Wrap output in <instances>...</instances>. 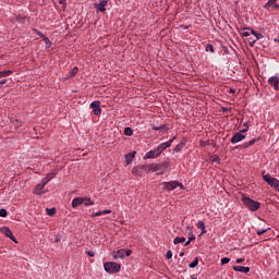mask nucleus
I'll return each instance as SVG.
<instances>
[{
  "label": "nucleus",
  "mask_w": 279,
  "mask_h": 279,
  "mask_svg": "<svg viewBox=\"0 0 279 279\" xmlns=\"http://www.w3.org/2000/svg\"><path fill=\"white\" fill-rule=\"evenodd\" d=\"M241 202L248 208V210H251L252 213H256V210H258V208H260V203H258L257 201H254L252 198H250L248 196H245L242 194V198Z\"/></svg>",
  "instance_id": "nucleus-1"
},
{
  "label": "nucleus",
  "mask_w": 279,
  "mask_h": 279,
  "mask_svg": "<svg viewBox=\"0 0 279 279\" xmlns=\"http://www.w3.org/2000/svg\"><path fill=\"white\" fill-rule=\"evenodd\" d=\"M104 268L107 274H119V271H121V265L114 262L105 263Z\"/></svg>",
  "instance_id": "nucleus-2"
},
{
  "label": "nucleus",
  "mask_w": 279,
  "mask_h": 279,
  "mask_svg": "<svg viewBox=\"0 0 279 279\" xmlns=\"http://www.w3.org/2000/svg\"><path fill=\"white\" fill-rule=\"evenodd\" d=\"M262 178H263L264 182H267V184L269 186H271V189H277L279 191V180L278 179L271 177V174H269V173L268 174L263 173Z\"/></svg>",
  "instance_id": "nucleus-3"
},
{
  "label": "nucleus",
  "mask_w": 279,
  "mask_h": 279,
  "mask_svg": "<svg viewBox=\"0 0 279 279\" xmlns=\"http://www.w3.org/2000/svg\"><path fill=\"white\" fill-rule=\"evenodd\" d=\"M162 186L165 191H175L178 186L181 189V191H184V185L180 183V181L163 182Z\"/></svg>",
  "instance_id": "nucleus-4"
},
{
  "label": "nucleus",
  "mask_w": 279,
  "mask_h": 279,
  "mask_svg": "<svg viewBox=\"0 0 279 279\" xmlns=\"http://www.w3.org/2000/svg\"><path fill=\"white\" fill-rule=\"evenodd\" d=\"M148 167L147 165H140V166H135L133 169H132V173L136 177H141L143 175V172H146L148 171Z\"/></svg>",
  "instance_id": "nucleus-5"
},
{
  "label": "nucleus",
  "mask_w": 279,
  "mask_h": 279,
  "mask_svg": "<svg viewBox=\"0 0 279 279\" xmlns=\"http://www.w3.org/2000/svg\"><path fill=\"white\" fill-rule=\"evenodd\" d=\"M89 108L93 110V113L96 117H99L101 114V102L99 100H95L89 105Z\"/></svg>",
  "instance_id": "nucleus-6"
},
{
  "label": "nucleus",
  "mask_w": 279,
  "mask_h": 279,
  "mask_svg": "<svg viewBox=\"0 0 279 279\" xmlns=\"http://www.w3.org/2000/svg\"><path fill=\"white\" fill-rule=\"evenodd\" d=\"M160 156V151L158 150V148H154L151 150H149L145 156H144V160H149V159H155L158 158Z\"/></svg>",
  "instance_id": "nucleus-7"
},
{
  "label": "nucleus",
  "mask_w": 279,
  "mask_h": 279,
  "mask_svg": "<svg viewBox=\"0 0 279 279\" xmlns=\"http://www.w3.org/2000/svg\"><path fill=\"white\" fill-rule=\"evenodd\" d=\"M241 141H245V135L243 133L238 132L231 137V143L235 145V143H241Z\"/></svg>",
  "instance_id": "nucleus-8"
},
{
  "label": "nucleus",
  "mask_w": 279,
  "mask_h": 279,
  "mask_svg": "<svg viewBox=\"0 0 279 279\" xmlns=\"http://www.w3.org/2000/svg\"><path fill=\"white\" fill-rule=\"evenodd\" d=\"M173 141H175V137L158 145L157 149H158L159 154H162V151H165V149H169V146L173 143Z\"/></svg>",
  "instance_id": "nucleus-9"
},
{
  "label": "nucleus",
  "mask_w": 279,
  "mask_h": 279,
  "mask_svg": "<svg viewBox=\"0 0 279 279\" xmlns=\"http://www.w3.org/2000/svg\"><path fill=\"white\" fill-rule=\"evenodd\" d=\"M268 84L272 86L275 90H279V77L278 76H270L268 78Z\"/></svg>",
  "instance_id": "nucleus-10"
},
{
  "label": "nucleus",
  "mask_w": 279,
  "mask_h": 279,
  "mask_svg": "<svg viewBox=\"0 0 279 279\" xmlns=\"http://www.w3.org/2000/svg\"><path fill=\"white\" fill-rule=\"evenodd\" d=\"M106 5H108V0H101L99 3L95 4L98 12H106Z\"/></svg>",
  "instance_id": "nucleus-11"
},
{
  "label": "nucleus",
  "mask_w": 279,
  "mask_h": 279,
  "mask_svg": "<svg viewBox=\"0 0 279 279\" xmlns=\"http://www.w3.org/2000/svg\"><path fill=\"white\" fill-rule=\"evenodd\" d=\"M3 234L8 238L11 239V241H14V243H16V238L14 236V234L12 233V230H10V228H3L2 229Z\"/></svg>",
  "instance_id": "nucleus-12"
},
{
  "label": "nucleus",
  "mask_w": 279,
  "mask_h": 279,
  "mask_svg": "<svg viewBox=\"0 0 279 279\" xmlns=\"http://www.w3.org/2000/svg\"><path fill=\"white\" fill-rule=\"evenodd\" d=\"M148 170H147V173L149 172H156V171H162V166H160L159 163H151V165H148Z\"/></svg>",
  "instance_id": "nucleus-13"
},
{
  "label": "nucleus",
  "mask_w": 279,
  "mask_h": 279,
  "mask_svg": "<svg viewBox=\"0 0 279 279\" xmlns=\"http://www.w3.org/2000/svg\"><path fill=\"white\" fill-rule=\"evenodd\" d=\"M258 141H260V137L253 138L250 142L244 143L241 146V149H247V147H252V145H256V143H258Z\"/></svg>",
  "instance_id": "nucleus-14"
},
{
  "label": "nucleus",
  "mask_w": 279,
  "mask_h": 279,
  "mask_svg": "<svg viewBox=\"0 0 279 279\" xmlns=\"http://www.w3.org/2000/svg\"><path fill=\"white\" fill-rule=\"evenodd\" d=\"M234 271H240L241 274H250V267L245 266H233Z\"/></svg>",
  "instance_id": "nucleus-15"
},
{
  "label": "nucleus",
  "mask_w": 279,
  "mask_h": 279,
  "mask_svg": "<svg viewBox=\"0 0 279 279\" xmlns=\"http://www.w3.org/2000/svg\"><path fill=\"white\" fill-rule=\"evenodd\" d=\"M83 197H75L72 199V208H77V206H82Z\"/></svg>",
  "instance_id": "nucleus-16"
},
{
  "label": "nucleus",
  "mask_w": 279,
  "mask_h": 279,
  "mask_svg": "<svg viewBox=\"0 0 279 279\" xmlns=\"http://www.w3.org/2000/svg\"><path fill=\"white\" fill-rule=\"evenodd\" d=\"M110 213H112V210L110 209H105V210H100V211H97V213H93L90 215V217H101V215H110Z\"/></svg>",
  "instance_id": "nucleus-17"
},
{
  "label": "nucleus",
  "mask_w": 279,
  "mask_h": 279,
  "mask_svg": "<svg viewBox=\"0 0 279 279\" xmlns=\"http://www.w3.org/2000/svg\"><path fill=\"white\" fill-rule=\"evenodd\" d=\"M44 189H45V184L38 183L34 190L35 195H41Z\"/></svg>",
  "instance_id": "nucleus-18"
},
{
  "label": "nucleus",
  "mask_w": 279,
  "mask_h": 279,
  "mask_svg": "<svg viewBox=\"0 0 279 279\" xmlns=\"http://www.w3.org/2000/svg\"><path fill=\"white\" fill-rule=\"evenodd\" d=\"M135 156H136V151L129 153L128 155H125L126 165H131Z\"/></svg>",
  "instance_id": "nucleus-19"
},
{
  "label": "nucleus",
  "mask_w": 279,
  "mask_h": 279,
  "mask_svg": "<svg viewBox=\"0 0 279 279\" xmlns=\"http://www.w3.org/2000/svg\"><path fill=\"white\" fill-rule=\"evenodd\" d=\"M83 204L84 206H95V202H93L88 196L83 197Z\"/></svg>",
  "instance_id": "nucleus-20"
},
{
  "label": "nucleus",
  "mask_w": 279,
  "mask_h": 279,
  "mask_svg": "<svg viewBox=\"0 0 279 279\" xmlns=\"http://www.w3.org/2000/svg\"><path fill=\"white\" fill-rule=\"evenodd\" d=\"M113 258H125V248L119 250L117 251V253L114 254Z\"/></svg>",
  "instance_id": "nucleus-21"
},
{
  "label": "nucleus",
  "mask_w": 279,
  "mask_h": 279,
  "mask_svg": "<svg viewBox=\"0 0 279 279\" xmlns=\"http://www.w3.org/2000/svg\"><path fill=\"white\" fill-rule=\"evenodd\" d=\"M153 130H155L156 132H167L169 128H167V124H163L161 126H154Z\"/></svg>",
  "instance_id": "nucleus-22"
},
{
  "label": "nucleus",
  "mask_w": 279,
  "mask_h": 279,
  "mask_svg": "<svg viewBox=\"0 0 279 279\" xmlns=\"http://www.w3.org/2000/svg\"><path fill=\"white\" fill-rule=\"evenodd\" d=\"M251 34L253 36H255V40H263V38H265V36H263V34L256 33V31H251Z\"/></svg>",
  "instance_id": "nucleus-23"
},
{
  "label": "nucleus",
  "mask_w": 279,
  "mask_h": 279,
  "mask_svg": "<svg viewBox=\"0 0 279 279\" xmlns=\"http://www.w3.org/2000/svg\"><path fill=\"white\" fill-rule=\"evenodd\" d=\"M12 75V70H5L0 72V80L1 77H10Z\"/></svg>",
  "instance_id": "nucleus-24"
},
{
  "label": "nucleus",
  "mask_w": 279,
  "mask_h": 279,
  "mask_svg": "<svg viewBox=\"0 0 279 279\" xmlns=\"http://www.w3.org/2000/svg\"><path fill=\"white\" fill-rule=\"evenodd\" d=\"M173 243H174V245H178V243H186V238L177 236V238H174Z\"/></svg>",
  "instance_id": "nucleus-25"
},
{
  "label": "nucleus",
  "mask_w": 279,
  "mask_h": 279,
  "mask_svg": "<svg viewBox=\"0 0 279 279\" xmlns=\"http://www.w3.org/2000/svg\"><path fill=\"white\" fill-rule=\"evenodd\" d=\"M56 175H58V170H52L50 173L47 174L46 178L51 182V180H53Z\"/></svg>",
  "instance_id": "nucleus-26"
},
{
  "label": "nucleus",
  "mask_w": 279,
  "mask_h": 279,
  "mask_svg": "<svg viewBox=\"0 0 279 279\" xmlns=\"http://www.w3.org/2000/svg\"><path fill=\"white\" fill-rule=\"evenodd\" d=\"M277 1L278 0H268V2L264 5L265 10H269V8H271V5L274 7Z\"/></svg>",
  "instance_id": "nucleus-27"
},
{
  "label": "nucleus",
  "mask_w": 279,
  "mask_h": 279,
  "mask_svg": "<svg viewBox=\"0 0 279 279\" xmlns=\"http://www.w3.org/2000/svg\"><path fill=\"white\" fill-rule=\"evenodd\" d=\"M197 265H199V258H198V257H196V258L189 265V267H190L191 269H195V267H197Z\"/></svg>",
  "instance_id": "nucleus-28"
},
{
  "label": "nucleus",
  "mask_w": 279,
  "mask_h": 279,
  "mask_svg": "<svg viewBox=\"0 0 279 279\" xmlns=\"http://www.w3.org/2000/svg\"><path fill=\"white\" fill-rule=\"evenodd\" d=\"M241 34H242V36L247 38V36H252V29L251 28H244Z\"/></svg>",
  "instance_id": "nucleus-29"
},
{
  "label": "nucleus",
  "mask_w": 279,
  "mask_h": 279,
  "mask_svg": "<svg viewBox=\"0 0 279 279\" xmlns=\"http://www.w3.org/2000/svg\"><path fill=\"white\" fill-rule=\"evenodd\" d=\"M124 134L125 136H132V134H134V131H132V128H125Z\"/></svg>",
  "instance_id": "nucleus-30"
},
{
  "label": "nucleus",
  "mask_w": 279,
  "mask_h": 279,
  "mask_svg": "<svg viewBox=\"0 0 279 279\" xmlns=\"http://www.w3.org/2000/svg\"><path fill=\"white\" fill-rule=\"evenodd\" d=\"M184 143L181 142L180 144H178L175 147H174V151H182V149L184 148Z\"/></svg>",
  "instance_id": "nucleus-31"
},
{
  "label": "nucleus",
  "mask_w": 279,
  "mask_h": 279,
  "mask_svg": "<svg viewBox=\"0 0 279 279\" xmlns=\"http://www.w3.org/2000/svg\"><path fill=\"white\" fill-rule=\"evenodd\" d=\"M47 215H49V217H53L56 215V208H47Z\"/></svg>",
  "instance_id": "nucleus-32"
},
{
  "label": "nucleus",
  "mask_w": 279,
  "mask_h": 279,
  "mask_svg": "<svg viewBox=\"0 0 279 279\" xmlns=\"http://www.w3.org/2000/svg\"><path fill=\"white\" fill-rule=\"evenodd\" d=\"M77 71H80V69H77V66H74L70 72V77H75V74L77 73Z\"/></svg>",
  "instance_id": "nucleus-33"
},
{
  "label": "nucleus",
  "mask_w": 279,
  "mask_h": 279,
  "mask_svg": "<svg viewBox=\"0 0 279 279\" xmlns=\"http://www.w3.org/2000/svg\"><path fill=\"white\" fill-rule=\"evenodd\" d=\"M243 130H241L240 132L242 133V134H245V132H247V130H250V126H247V122H244L243 123Z\"/></svg>",
  "instance_id": "nucleus-34"
},
{
  "label": "nucleus",
  "mask_w": 279,
  "mask_h": 279,
  "mask_svg": "<svg viewBox=\"0 0 279 279\" xmlns=\"http://www.w3.org/2000/svg\"><path fill=\"white\" fill-rule=\"evenodd\" d=\"M196 227H197L199 230H202V229L206 228V223H204V221H198L197 225H196Z\"/></svg>",
  "instance_id": "nucleus-35"
},
{
  "label": "nucleus",
  "mask_w": 279,
  "mask_h": 279,
  "mask_svg": "<svg viewBox=\"0 0 279 279\" xmlns=\"http://www.w3.org/2000/svg\"><path fill=\"white\" fill-rule=\"evenodd\" d=\"M160 167H162V171H165V169H169L170 163H169V161H166V162L161 163Z\"/></svg>",
  "instance_id": "nucleus-36"
},
{
  "label": "nucleus",
  "mask_w": 279,
  "mask_h": 279,
  "mask_svg": "<svg viewBox=\"0 0 279 279\" xmlns=\"http://www.w3.org/2000/svg\"><path fill=\"white\" fill-rule=\"evenodd\" d=\"M166 258H167L168 260H171V258H173V252L168 251L167 254H166Z\"/></svg>",
  "instance_id": "nucleus-37"
},
{
  "label": "nucleus",
  "mask_w": 279,
  "mask_h": 279,
  "mask_svg": "<svg viewBox=\"0 0 279 279\" xmlns=\"http://www.w3.org/2000/svg\"><path fill=\"white\" fill-rule=\"evenodd\" d=\"M0 217H8V210L4 208L0 209Z\"/></svg>",
  "instance_id": "nucleus-38"
},
{
  "label": "nucleus",
  "mask_w": 279,
  "mask_h": 279,
  "mask_svg": "<svg viewBox=\"0 0 279 279\" xmlns=\"http://www.w3.org/2000/svg\"><path fill=\"white\" fill-rule=\"evenodd\" d=\"M207 51H210L211 53H215V47H213V45L208 44L207 45Z\"/></svg>",
  "instance_id": "nucleus-39"
},
{
  "label": "nucleus",
  "mask_w": 279,
  "mask_h": 279,
  "mask_svg": "<svg viewBox=\"0 0 279 279\" xmlns=\"http://www.w3.org/2000/svg\"><path fill=\"white\" fill-rule=\"evenodd\" d=\"M228 263H230V258L223 257V258L221 259V265H228Z\"/></svg>",
  "instance_id": "nucleus-40"
},
{
  "label": "nucleus",
  "mask_w": 279,
  "mask_h": 279,
  "mask_svg": "<svg viewBox=\"0 0 279 279\" xmlns=\"http://www.w3.org/2000/svg\"><path fill=\"white\" fill-rule=\"evenodd\" d=\"M265 232H267V229L257 230L258 236H263V234H265Z\"/></svg>",
  "instance_id": "nucleus-41"
},
{
  "label": "nucleus",
  "mask_w": 279,
  "mask_h": 279,
  "mask_svg": "<svg viewBox=\"0 0 279 279\" xmlns=\"http://www.w3.org/2000/svg\"><path fill=\"white\" fill-rule=\"evenodd\" d=\"M49 179L48 178H44L41 181V184H44V186H47V184H49Z\"/></svg>",
  "instance_id": "nucleus-42"
},
{
  "label": "nucleus",
  "mask_w": 279,
  "mask_h": 279,
  "mask_svg": "<svg viewBox=\"0 0 279 279\" xmlns=\"http://www.w3.org/2000/svg\"><path fill=\"white\" fill-rule=\"evenodd\" d=\"M195 241V236L193 235V232H190L189 234V242Z\"/></svg>",
  "instance_id": "nucleus-43"
},
{
  "label": "nucleus",
  "mask_w": 279,
  "mask_h": 279,
  "mask_svg": "<svg viewBox=\"0 0 279 279\" xmlns=\"http://www.w3.org/2000/svg\"><path fill=\"white\" fill-rule=\"evenodd\" d=\"M255 44H256V39L250 38L248 45H250L251 47H254Z\"/></svg>",
  "instance_id": "nucleus-44"
},
{
  "label": "nucleus",
  "mask_w": 279,
  "mask_h": 279,
  "mask_svg": "<svg viewBox=\"0 0 279 279\" xmlns=\"http://www.w3.org/2000/svg\"><path fill=\"white\" fill-rule=\"evenodd\" d=\"M124 256H132V250H125Z\"/></svg>",
  "instance_id": "nucleus-45"
},
{
  "label": "nucleus",
  "mask_w": 279,
  "mask_h": 279,
  "mask_svg": "<svg viewBox=\"0 0 279 279\" xmlns=\"http://www.w3.org/2000/svg\"><path fill=\"white\" fill-rule=\"evenodd\" d=\"M86 254H87V256H90L92 258L95 256V252H93V251H87Z\"/></svg>",
  "instance_id": "nucleus-46"
},
{
  "label": "nucleus",
  "mask_w": 279,
  "mask_h": 279,
  "mask_svg": "<svg viewBox=\"0 0 279 279\" xmlns=\"http://www.w3.org/2000/svg\"><path fill=\"white\" fill-rule=\"evenodd\" d=\"M45 43H46V45H47V47H50V45H51V40H49V38H45Z\"/></svg>",
  "instance_id": "nucleus-47"
},
{
  "label": "nucleus",
  "mask_w": 279,
  "mask_h": 279,
  "mask_svg": "<svg viewBox=\"0 0 279 279\" xmlns=\"http://www.w3.org/2000/svg\"><path fill=\"white\" fill-rule=\"evenodd\" d=\"M236 263H238V265H241V263H245V259L244 258H238Z\"/></svg>",
  "instance_id": "nucleus-48"
},
{
  "label": "nucleus",
  "mask_w": 279,
  "mask_h": 279,
  "mask_svg": "<svg viewBox=\"0 0 279 279\" xmlns=\"http://www.w3.org/2000/svg\"><path fill=\"white\" fill-rule=\"evenodd\" d=\"M3 84H8V80H5V78H4V80H1V81H0V86H3Z\"/></svg>",
  "instance_id": "nucleus-49"
},
{
  "label": "nucleus",
  "mask_w": 279,
  "mask_h": 279,
  "mask_svg": "<svg viewBox=\"0 0 279 279\" xmlns=\"http://www.w3.org/2000/svg\"><path fill=\"white\" fill-rule=\"evenodd\" d=\"M60 5H66V0H59Z\"/></svg>",
  "instance_id": "nucleus-50"
},
{
  "label": "nucleus",
  "mask_w": 279,
  "mask_h": 279,
  "mask_svg": "<svg viewBox=\"0 0 279 279\" xmlns=\"http://www.w3.org/2000/svg\"><path fill=\"white\" fill-rule=\"evenodd\" d=\"M229 93H231L232 95H234V93H236V89L230 88Z\"/></svg>",
  "instance_id": "nucleus-51"
},
{
  "label": "nucleus",
  "mask_w": 279,
  "mask_h": 279,
  "mask_svg": "<svg viewBox=\"0 0 279 279\" xmlns=\"http://www.w3.org/2000/svg\"><path fill=\"white\" fill-rule=\"evenodd\" d=\"M213 160H214V162H219V157L215 156Z\"/></svg>",
  "instance_id": "nucleus-52"
},
{
  "label": "nucleus",
  "mask_w": 279,
  "mask_h": 279,
  "mask_svg": "<svg viewBox=\"0 0 279 279\" xmlns=\"http://www.w3.org/2000/svg\"><path fill=\"white\" fill-rule=\"evenodd\" d=\"M202 230V233L201 234H206V227H203V229H201Z\"/></svg>",
  "instance_id": "nucleus-53"
},
{
  "label": "nucleus",
  "mask_w": 279,
  "mask_h": 279,
  "mask_svg": "<svg viewBox=\"0 0 279 279\" xmlns=\"http://www.w3.org/2000/svg\"><path fill=\"white\" fill-rule=\"evenodd\" d=\"M189 245H191V242L187 240L184 244L185 247H189Z\"/></svg>",
  "instance_id": "nucleus-54"
},
{
  "label": "nucleus",
  "mask_w": 279,
  "mask_h": 279,
  "mask_svg": "<svg viewBox=\"0 0 279 279\" xmlns=\"http://www.w3.org/2000/svg\"><path fill=\"white\" fill-rule=\"evenodd\" d=\"M274 8H275V10H279V4L275 3Z\"/></svg>",
  "instance_id": "nucleus-55"
},
{
  "label": "nucleus",
  "mask_w": 279,
  "mask_h": 279,
  "mask_svg": "<svg viewBox=\"0 0 279 279\" xmlns=\"http://www.w3.org/2000/svg\"><path fill=\"white\" fill-rule=\"evenodd\" d=\"M180 256H181V257L184 256V253H180Z\"/></svg>",
  "instance_id": "nucleus-56"
},
{
  "label": "nucleus",
  "mask_w": 279,
  "mask_h": 279,
  "mask_svg": "<svg viewBox=\"0 0 279 279\" xmlns=\"http://www.w3.org/2000/svg\"><path fill=\"white\" fill-rule=\"evenodd\" d=\"M279 90V89H278Z\"/></svg>",
  "instance_id": "nucleus-57"
}]
</instances>
